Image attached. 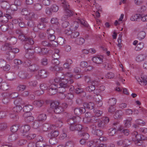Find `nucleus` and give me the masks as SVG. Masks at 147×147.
Segmentation results:
<instances>
[{"label":"nucleus","instance_id":"f257e3e1","mask_svg":"<svg viewBox=\"0 0 147 147\" xmlns=\"http://www.w3.org/2000/svg\"><path fill=\"white\" fill-rule=\"evenodd\" d=\"M74 82V80L72 79L69 78L68 79L62 78L59 84L60 87L59 88L63 91L67 89L69 84H71Z\"/></svg>","mask_w":147,"mask_h":147},{"label":"nucleus","instance_id":"f03ea898","mask_svg":"<svg viewBox=\"0 0 147 147\" xmlns=\"http://www.w3.org/2000/svg\"><path fill=\"white\" fill-rule=\"evenodd\" d=\"M63 4V6L65 10V16L62 17V20L63 21H65L67 20L68 17L73 16V12L69 9V5L67 4V2Z\"/></svg>","mask_w":147,"mask_h":147},{"label":"nucleus","instance_id":"7ed1b4c3","mask_svg":"<svg viewBox=\"0 0 147 147\" xmlns=\"http://www.w3.org/2000/svg\"><path fill=\"white\" fill-rule=\"evenodd\" d=\"M59 105V102L57 101H54L51 103V107L54 109V111L56 114L61 113L64 111L63 108Z\"/></svg>","mask_w":147,"mask_h":147},{"label":"nucleus","instance_id":"20e7f679","mask_svg":"<svg viewBox=\"0 0 147 147\" xmlns=\"http://www.w3.org/2000/svg\"><path fill=\"white\" fill-rule=\"evenodd\" d=\"M113 125H117L118 127V130L121 133H123L126 136L128 135L129 133V131L128 129H125L123 127L121 126L119 123L116 122L113 123Z\"/></svg>","mask_w":147,"mask_h":147},{"label":"nucleus","instance_id":"39448f33","mask_svg":"<svg viewBox=\"0 0 147 147\" xmlns=\"http://www.w3.org/2000/svg\"><path fill=\"white\" fill-rule=\"evenodd\" d=\"M57 86L55 84H52L50 86V88L47 90V93L52 96L55 94L57 92Z\"/></svg>","mask_w":147,"mask_h":147},{"label":"nucleus","instance_id":"423d86ee","mask_svg":"<svg viewBox=\"0 0 147 147\" xmlns=\"http://www.w3.org/2000/svg\"><path fill=\"white\" fill-rule=\"evenodd\" d=\"M113 127L110 128L108 131V134L110 136H114L115 134L117 133V132L119 131L118 130V127L117 125H113Z\"/></svg>","mask_w":147,"mask_h":147},{"label":"nucleus","instance_id":"0eeeda50","mask_svg":"<svg viewBox=\"0 0 147 147\" xmlns=\"http://www.w3.org/2000/svg\"><path fill=\"white\" fill-rule=\"evenodd\" d=\"M86 111V109L84 107H76L74 109V114L77 115H80L84 113Z\"/></svg>","mask_w":147,"mask_h":147},{"label":"nucleus","instance_id":"6e6552de","mask_svg":"<svg viewBox=\"0 0 147 147\" xmlns=\"http://www.w3.org/2000/svg\"><path fill=\"white\" fill-rule=\"evenodd\" d=\"M3 99L2 100L4 104H7L8 103L10 100L9 99V94L7 93H4L2 94Z\"/></svg>","mask_w":147,"mask_h":147},{"label":"nucleus","instance_id":"1a4fd4ad","mask_svg":"<svg viewBox=\"0 0 147 147\" xmlns=\"http://www.w3.org/2000/svg\"><path fill=\"white\" fill-rule=\"evenodd\" d=\"M55 127L54 125H50L49 124L45 123L42 125V129L44 131H47L54 129Z\"/></svg>","mask_w":147,"mask_h":147},{"label":"nucleus","instance_id":"9d476101","mask_svg":"<svg viewBox=\"0 0 147 147\" xmlns=\"http://www.w3.org/2000/svg\"><path fill=\"white\" fill-rule=\"evenodd\" d=\"M4 16H2L1 18V21L3 22H6L8 21L9 19H11L12 17L11 14L7 13L4 14Z\"/></svg>","mask_w":147,"mask_h":147},{"label":"nucleus","instance_id":"9b49d317","mask_svg":"<svg viewBox=\"0 0 147 147\" xmlns=\"http://www.w3.org/2000/svg\"><path fill=\"white\" fill-rule=\"evenodd\" d=\"M32 114L29 113V116H27V113H25L23 115V117L24 118L25 120L27 122H30L33 121L34 117L31 116Z\"/></svg>","mask_w":147,"mask_h":147},{"label":"nucleus","instance_id":"f8f14e48","mask_svg":"<svg viewBox=\"0 0 147 147\" xmlns=\"http://www.w3.org/2000/svg\"><path fill=\"white\" fill-rule=\"evenodd\" d=\"M103 57L102 56L94 57L92 59V61L97 64H100L103 62Z\"/></svg>","mask_w":147,"mask_h":147},{"label":"nucleus","instance_id":"ddd939ff","mask_svg":"<svg viewBox=\"0 0 147 147\" xmlns=\"http://www.w3.org/2000/svg\"><path fill=\"white\" fill-rule=\"evenodd\" d=\"M49 74V73L45 70H41L38 71V75L42 78H46Z\"/></svg>","mask_w":147,"mask_h":147},{"label":"nucleus","instance_id":"4468645a","mask_svg":"<svg viewBox=\"0 0 147 147\" xmlns=\"http://www.w3.org/2000/svg\"><path fill=\"white\" fill-rule=\"evenodd\" d=\"M33 107L32 105H26L24 106L22 109L24 112L25 113H30V112L33 109Z\"/></svg>","mask_w":147,"mask_h":147},{"label":"nucleus","instance_id":"2eb2a0df","mask_svg":"<svg viewBox=\"0 0 147 147\" xmlns=\"http://www.w3.org/2000/svg\"><path fill=\"white\" fill-rule=\"evenodd\" d=\"M15 73L11 72L7 73L5 75V77L7 80L9 81H12L14 79Z\"/></svg>","mask_w":147,"mask_h":147},{"label":"nucleus","instance_id":"dca6fc26","mask_svg":"<svg viewBox=\"0 0 147 147\" xmlns=\"http://www.w3.org/2000/svg\"><path fill=\"white\" fill-rule=\"evenodd\" d=\"M83 106L84 107V108L85 109V108H87L90 110H92L94 109L95 105L92 102H85L84 103Z\"/></svg>","mask_w":147,"mask_h":147},{"label":"nucleus","instance_id":"f3484780","mask_svg":"<svg viewBox=\"0 0 147 147\" xmlns=\"http://www.w3.org/2000/svg\"><path fill=\"white\" fill-rule=\"evenodd\" d=\"M7 39L9 42V43L10 46L15 44L17 42V39L14 36H9Z\"/></svg>","mask_w":147,"mask_h":147},{"label":"nucleus","instance_id":"a211bd4d","mask_svg":"<svg viewBox=\"0 0 147 147\" xmlns=\"http://www.w3.org/2000/svg\"><path fill=\"white\" fill-rule=\"evenodd\" d=\"M146 57L147 56L145 54H140L136 57V60L138 62H141L144 60Z\"/></svg>","mask_w":147,"mask_h":147},{"label":"nucleus","instance_id":"6ab92c4d","mask_svg":"<svg viewBox=\"0 0 147 147\" xmlns=\"http://www.w3.org/2000/svg\"><path fill=\"white\" fill-rule=\"evenodd\" d=\"M15 57V54L11 51L7 52L6 59L9 61L12 60Z\"/></svg>","mask_w":147,"mask_h":147},{"label":"nucleus","instance_id":"aec40b11","mask_svg":"<svg viewBox=\"0 0 147 147\" xmlns=\"http://www.w3.org/2000/svg\"><path fill=\"white\" fill-rule=\"evenodd\" d=\"M26 49V55H28V57L30 58H32L33 57L34 51L30 47V48H27Z\"/></svg>","mask_w":147,"mask_h":147},{"label":"nucleus","instance_id":"412c9836","mask_svg":"<svg viewBox=\"0 0 147 147\" xmlns=\"http://www.w3.org/2000/svg\"><path fill=\"white\" fill-rule=\"evenodd\" d=\"M97 125L98 128L100 129H103L106 127V125L103 121L101 120H98V121Z\"/></svg>","mask_w":147,"mask_h":147},{"label":"nucleus","instance_id":"4be33fe9","mask_svg":"<svg viewBox=\"0 0 147 147\" xmlns=\"http://www.w3.org/2000/svg\"><path fill=\"white\" fill-rule=\"evenodd\" d=\"M25 41H26L27 43L24 46V47L25 49L28 48L27 47L28 45H32L34 43V41L33 39L30 37H27L25 40Z\"/></svg>","mask_w":147,"mask_h":147},{"label":"nucleus","instance_id":"5701e85b","mask_svg":"<svg viewBox=\"0 0 147 147\" xmlns=\"http://www.w3.org/2000/svg\"><path fill=\"white\" fill-rule=\"evenodd\" d=\"M77 117H73L68 118L67 121L68 124L69 125L76 123L77 121Z\"/></svg>","mask_w":147,"mask_h":147},{"label":"nucleus","instance_id":"b1692460","mask_svg":"<svg viewBox=\"0 0 147 147\" xmlns=\"http://www.w3.org/2000/svg\"><path fill=\"white\" fill-rule=\"evenodd\" d=\"M131 135L132 136V140L133 141L135 140L133 139L135 138L136 140L139 139L141 138V137H143V136L142 135H141L138 134V133L136 131H134L132 132L131 134Z\"/></svg>","mask_w":147,"mask_h":147},{"label":"nucleus","instance_id":"393cba45","mask_svg":"<svg viewBox=\"0 0 147 147\" xmlns=\"http://www.w3.org/2000/svg\"><path fill=\"white\" fill-rule=\"evenodd\" d=\"M132 120V118L131 117H128L124 121L125 126L127 128L129 127L131 125V121Z\"/></svg>","mask_w":147,"mask_h":147},{"label":"nucleus","instance_id":"a878e982","mask_svg":"<svg viewBox=\"0 0 147 147\" xmlns=\"http://www.w3.org/2000/svg\"><path fill=\"white\" fill-rule=\"evenodd\" d=\"M30 129L29 125H25L22 126L21 128V131L23 134H24L28 132Z\"/></svg>","mask_w":147,"mask_h":147},{"label":"nucleus","instance_id":"bb28decb","mask_svg":"<svg viewBox=\"0 0 147 147\" xmlns=\"http://www.w3.org/2000/svg\"><path fill=\"white\" fill-rule=\"evenodd\" d=\"M39 66L36 64H31L28 68V69L30 71H35L39 69Z\"/></svg>","mask_w":147,"mask_h":147},{"label":"nucleus","instance_id":"cd10ccee","mask_svg":"<svg viewBox=\"0 0 147 147\" xmlns=\"http://www.w3.org/2000/svg\"><path fill=\"white\" fill-rule=\"evenodd\" d=\"M142 79L138 78L137 79L138 82H140V84L141 85H146L147 84V77H141Z\"/></svg>","mask_w":147,"mask_h":147},{"label":"nucleus","instance_id":"c85d7f7f","mask_svg":"<svg viewBox=\"0 0 147 147\" xmlns=\"http://www.w3.org/2000/svg\"><path fill=\"white\" fill-rule=\"evenodd\" d=\"M105 89V87L103 86H101L98 87H97V88L94 91V93L96 94H99V93L102 91L104 90Z\"/></svg>","mask_w":147,"mask_h":147},{"label":"nucleus","instance_id":"c756f323","mask_svg":"<svg viewBox=\"0 0 147 147\" xmlns=\"http://www.w3.org/2000/svg\"><path fill=\"white\" fill-rule=\"evenodd\" d=\"M59 132L57 130H53L50 134H48V137L50 138L51 137H55L58 136Z\"/></svg>","mask_w":147,"mask_h":147},{"label":"nucleus","instance_id":"7c9ffc66","mask_svg":"<svg viewBox=\"0 0 147 147\" xmlns=\"http://www.w3.org/2000/svg\"><path fill=\"white\" fill-rule=\"evenodd\" d=\"M1 88L2 90H7L9 87V85L6 82H2L0 84Z\"/></svg>","mask_w":147,"mask_h":147},{"label":"nucleus","instance_id":"2f4dec72","mask_svg":"<svg viewBox=\"0 0 147 147\" xmlns=\"http://www.w3.org/2000/svg\"><path fill=\"white\" fill-rule=\"evenodd\" d=\"M33 104L36 107H40L43 105V101L41 100H37L34 101L33 102Z\"/></svg>","mask_w":147,"mask_h":147},{"label":"nucleus","instance_id":"473e14b6","mask_svg":"<svg viewBox=\"0 0 147 147\" xmlns=\"http://www.w3.org/2000/svg\"><path fill=\"white\" fill-rule=\"evenodd\" d=\"M143 137H142L141 138L139 139L135 140H134L135 144L137 146H140L143 144V140H145L144 138H143Z\"/></svg>","mask_w":147,"mask_h":147},{"label":"nucleus","instance_id":"72a5a7b5","mask_svg":"<svg viewBox=\"0 0 147 147\" xmlns=\"http://www.w3.org/2000/svg\"><path fill=\"white\" fill-rule=\"evenodd\" d=\"M11 48V47L9 43H5L4 45L2 46L1 49L2 51H5L9 50Z\"/></svg>","mask_w":147,"mask_h":147},{"label":"nucleus","instance_id":"f704fd0d","mask_svg":"<svg viewBox=\"0 0 147 147\" xmlns=\"http://www.w3.org/2000/svg\"><path fill=\"white\" fill-rule=\"evenodd\" d=\"M38 119L39 121H44L47 119L46 115L43 113L40 114L38 117Z\"/></svg>","mask_w":147,"mask_h":147},{"label":"nucleus","instance_id":"c9c22d12","mask_svg":"<svg viewBox=\"0 0 147 147\" xmlns=\"http://www.w3.org/2000/svg\"><path fill=\"white\" fill-rule=\"evenodd\" d=\"M79 26V23L78 22L75 21L71 24L70 28L72 31L75 30Z\"/></svg>","mask_w":147,"mask_h":147},{"label":"nucleus","instance_id":"e433bc0d","mask_svg":"<svg viewBox=\"0 0 147 147\" xmlns=\"http://www.w3.org/2000/svg\"><path fill=\"white\" fill-rule=\"evenodd\" d=\"M13 107L12 111L14 112H20L22 110V107L20 105H17Z\"/></svg>","mask_w":147,"mask_h":147},{"label":"nucleus","instance_id":"4c0bfd02","mask_svg":"<svg viewBox=\"0 0 147 147\" xmlns=\"http://www.w3.org/2000/svg\"><path fill=\"white\" fill-rule=\"evenodd\" d=\"M28 83L30 86L33 87H36L38 84L37 81L34 80H30L28 81Z\"/></svg>","mask_w":147,"mask_h":147},{"label":"nucleus","instance_id":"58836bf2","mask_svg":"<svg viewBox=\"0 0 147 147\" xmlns=\"http://www.w3.org/2000/svg\"><path fill=\"white\" fill-rule=\"evenodd\" d=\"M146 35V32L144 31L140 32L138 34V38L140 40L143 39Z\"/></svg>","mask_w":147,"mask_h":147},{"label":"nucleus","instance_id":"ea45409f","mask_svg":"<svg viewBox=\"0 0 147 147\" xmlns=\"http://www.w3.org/2000/svg\"><path fill=\"white\" fill-rule=\"evenodd\" d=\"M59 9V7L57 5L55 4H53L52 5L51 8V10H49L48 11H47V12L48 11L50 12L51 11H52L54 12H56Z\"/></svg>","mask_w":147,"mask_h":147},{"label":"nucleus","instance_id":"a19ab883","mask_svg":"<svg viewBox=\"0 0 147 147\" xmlns=\"http://www.w3.org/2000/svg\"><path fill=\"white\" fill-rule=\"evenodd\" d=\"M141 15L140 14H136L135 15H133L130 18V20L132 21H136L137 19L140 18Z\"/></svg>","mask_w":147,"mask_h":147},{"label":"nucleus","instance_id":"79ce46f5","mask_svg":"<svg viewBox=\"0 0 147 147\" xmlns=\"http://www.w3.org/2000/svg\"><path fill=\"white\" fill-rule=\"evenodd\" d=\"M50 69L51 71H59L62 69V67H59L58 65L54 66L52 65L50 67Z\"/></svg>","mask_w":147,"mask_h":147},{"label":"nucleus","instance_id":"37998d69","mask_svg":"<svg viewBox=\"0 0 147 147\" xmlns=\"http://www.w3.org/2000/svg\"><path fill=\"white\" fill-rule=\"evenodd\" d=\"M117 102L116 99L114 98H110L108 102L111 106H113Z\"/></svg>","mask_w":147,"mask_h":147},{"label":"nucleus","instance_id":"c03bdc74","mask_svg":"<svg viewBox=\"0 0 147 147\" xmlns=\"http://www.w3.org/2000/svg\"><path fill=\"white\" fill-rule=\"evenodd\" d=\"M14 104L16 105H20L23 103L22 99L19 97H17L14 101Z\"/></svg>","mask_w":147,"mask_h":147},{"label":"nucleus","instance_id":"a18cd8bd","mask_svg":"<svg viewBox=\"0 0 147 147\" xmlns=\"http://www.w3.org/2000/svg\"><path fill=\"white\" fill-rule=\"evenodd\" d=\"M35 16V14L33 12L29 13L26 16V18L27 20H31L32 19L34 18Z\"/></svg>","mask_w":147,"mask_h":147},{"label":"nucleus","instance_id":"49530a36","mask_svg":"<svg viewBox=\"0 0 147 147\" xmlns=\"http://www.w3.org/2000/svg\"><path fill=\"white\" fill-rule=\"evenodd\" d=\"M122 115L121 111H117L115 112V115H114V118L116 119L120 118Z\"/></svg>","mask_w":147,"mask_h":147},{"label":"nucleus","instance_id":"de8ad7c7","mask_svg":"<svg viewBox=\"0 0 147 147\" xmlns=\"http://www.w3.org/2000/svg\"><path fill=\"white\" fill-rule=\"evenodd\" d=\"M26 86L20 84L17 87V89L19 91H24L26 89Z\"/></svg>","mask_w":147,"mask_h":147},{"label":"nucleus","instance_id":"09e8293b","mask_svg":"<svg viewBox=\"0 0 147 147\" xmlns=\"http://www.w3.org/2000/svg\"><path fill=\"white\" fill-rule=\"evenodd\" d=\"M36 135L33 133H30L26 136V138L28 140H30L36 137Z\"/></svg>","mask_w":147,"mask_h":147},{"label":"nucleus","instance_id":"8fccbe9b","mask_svg":"<svg viewBox=\"0 0 147 147\" xmlns=\"http://www.w3.org/2000/svg\"><path fill=\"white\" fill-rule=\"evenodd\" d=\"M22 64L25 67H28L29 68L30 66L31 65V61L30 60L26 59L23 62Z\"/></svg>","mask_w":147,"mask_h":147},{"label":"nucleus","instance_id":"3c124183","mask_svg":"<svg viewBox=\"0 0 147 147\" xmlns=\"http://www.w3.org/2000/svg\"><path fill=\"white\" fill-rule=\"evenodd\" d=\"M85 41V40L82 38H77L76 40V42L78 44L80 45H82L84 42Z\"/></svg>","mask_w":147,"mask_h":147},{"label":"nucleus","instance_id":"603ef678","mask_svg":"<svg viewBox=\"0 0 147 147\" xmlns=\"http://www.w3.org/2000/svg\"><path fill=\"white\" fill-rule=\"evenodd\" d=\"M46 24L43 22H39L37 25V27L39 30H42L46 27Z\"/></svg>","mask_w":147,"mask_h":147},{"label":"nucleus","instance_id":"864d4df0","mask_svg":"<svg viewBox=\"0 0 147 147\" xmlns=\"http://www.w3.org/2000/svg\"><path fill=\"white\" fill-rule=\"evenodd\" d=\"M49 143L52 145H54L57 144V141L55 138H51L49 140Z\"/></svg>","mask_w":147,"mask_h":147},{"label":"nucleus","instance_id":"5fc2aeb1","mask_svg":"<svg viewBox=\"0 0 147 147\" xmlns=\"http://www.w3.org/2000/svg\"><path fill=\"white\" fill-rule=\"evenodd\" d=\"M40 87L41 90H43L44 91V90H47L48 88L47 84L43 82L40 84Z\"/></svg>","mask_w":147,"mask_h":147},{"label":"nucleus","instance_id":"6e6d98bb","mask_svg":"<svg viewBox=\"0 0 147 147\" xmlns=\"http://www.w3.org/2000/svg\"><path fill=\"white\" fill-rule=\"evenodd\" d=\"M80 135L82 137V138L85 140H88L90 137L89 135L87 133L84 132L80 134Z\"/></svg>","mask_w":147,"mask_h":147},{"label":"nucleus","instance_id":"4d7b16f0","mask_svg":"<svg viewBox=\"0 0 147 147\" xmlns=\"http://www.w3.org/2000/svg\"><path fill=\"white\" fill-rule=\"evenodd\" d=\"M96 88L94 86L91 85L86 87V91L89 92H91L93 91H94Z\"/></svg>","mask_w":147,"mask_h":147},{"label":"nucleus","instance_id":"13d9d810","mask_svg":"<svg viewBox=\"0 0 147 147\" xmlns=\"http://www.w3.org/2000/svg\"><path fill=\"white\" fill-rule=\"evenodd\" d=\"M57 42L58 45H63L64 43L65 39L62 37H60L57 39Z\"/></svg>","mask_w":147,"mask_h":147},{"label":"nucleus","instance_id":"bf43d9fd","mask_svg":"<svg viewBox=\"0 0 147 147\" xmlns=\"http://www.w3.org/2000/svg\"><path fill=\"white\" fill-rule=\"evenodd\" d=\"M40 124V121L38 120H35L33 123V127L35 129H36L39 127Z\"/></svg>","mask_w":147,"mask_h":147},{"label":"nucleus","instance_id":"052dcab7","mask_svg":"<svg viewBox=\"0 0 147 147\" xmlns=\"http://www.w3.org/2000/svg\"><path fill=\"white\" fill-rule=\"evenodd\" d=\"M100 129H97L94 132V134L98 136H102L103 134V132Z\"/></svg>","mask_w":147,"mask_h":147},{"label":"nucleus","instance_id":"680f3d73","mask_svg":"<svg viewBox=\"0 0 147 147\" xmlns=\"http://www.w3.org/2000/svg\"><path fill=\"white\" fill-rule=\"evenodd\" d=\"M18 76L19 77L22 79H25L27 78L26 74L22 71H20L18 74Z\"/></svg>","mask_w":147,"mask_h":147},{"label":"nucleus","instance_id":"e2e57ef3","mask_svg":"<svg viewBox=\"0 0 147 147\" xmlns=\"http://www.w3.org/2000/svg\"><path fill=\"white\" fill-rule=\"evenodd\" d=\"M144 44L142 42H140L136 46L135 49L136 51H138L142 49L144 47Z\"/></svg>","mask_w":147,"mask_h":147},{"label":"nucleus","instance_id":"0e129e2a","mask_svg":"<svg viewBox=\"0 0 147 147\" xmlns=\"http://www.w3.org/2000/svg\"><path fill=\"white\" fill-rule=\"evenodd\" d=\"M104 68L106 69H109L112 68L111 65L109 63H107L106 62H104L103 63Z\"/></svg>","mask_w":147,"mask_h":147},{"label":"nucleus","instance_id":"69168bd1","mask_svg":"<svg viewBox=\"0 0 147 147\" xmlns=\"http://www.w3.org/2000/svg\"><path fill=\"white\" fill-rule=\"evenodd\" d=\"M7 127V125L5 123H2L0 124V131L4 130Z\"/></svg>","mask_w":147,"mask_h":147},{"label":"nucleus","instance_id":"338daca9","mask_svg":"<svg viewBox=\"0 0 147 147\" xmlns=\"http://www.w3.org/2000/svg\"><path fill=\"white\" fill-rule=\"evenodd\" d=\"M136 123L139 125L142 126H143L145 125V122L143 120L140 119H137L136 121Z\"/></svg>","mask_w":147,"mask_h":147},{"label":"nucleus","instance_id":"774afa93","mask_svg":"<svg viewBox=\"0 0 147 147\" xmlns=\"http://www.w3.org/2000/svg\"><path fill=\"white\" fill-rule=\"evenodd\" d=\"M43 141L41 142H37L36 144V147H44L45 145Z\"/></svg>","mask_w":147,"mask_h":147}]
</instances>
